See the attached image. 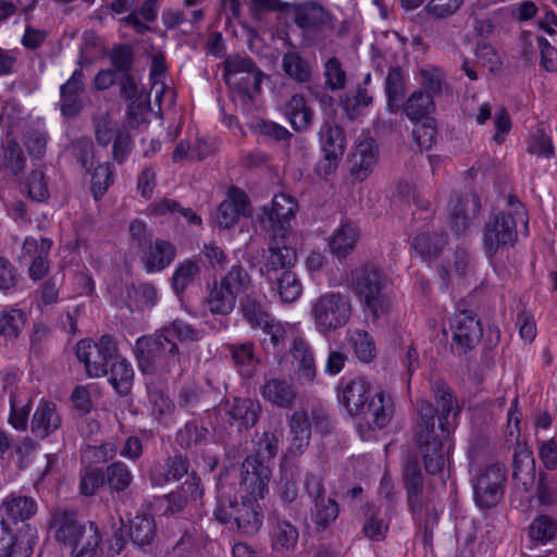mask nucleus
I'll list each match as a JSON object with an SVG mask.
<instances>
[{
    "instance_id": "42",
    "label": "nucleus",
    "mask_w": 557,
    "mask_h": 557,
    "mask_svg": "<svg viewBox=\"0 0 557 557\" xmlns=\"http://www.w3.org/2000/svg\"><path fill=\"white\" fill-rule=\"evenodd\" d=\"M176 443L184 449H199L209 441V430L196 420L185 423L176 433Z\"/></svg>"
},
{
    "instance_id": "29",
    "label": "nucleus",
    "mask_w": 557,
    "mask_h": 557,
    "mask_svg": "<svg viewBox=\"0 0 557 557\" xmlns=\"http://www.w3.org/2000/svg\"><path fill=\"white\" fill-rule=\"evenodd\" d=\"M376 161L377 152L374 147V141L370 138L361 140L351 156V175L355 180L360 182L366 180L373 171Z\"/></svg>"
},
{
    "instance_id": "30",
    "label": "nucleus",
    "mask_w": 557,
    "mask_h": 557,
    "mask_svg": "<svg viewBox=\"0 0 557 557\" xmlns=\"http://www.w3.org/2000/svg\"><path fill=\"white\" fill-rule=\"evenodd\" d=\"M290 352L296 364L298 380L301 383H311L315 377L317 367L309 344L304 338L297 337L293 342Z\"/></svg>"
},
{
    "instance_id": "46",
    "label": "nucleus",
    "mask_w": 557,
    "mask_h": 557,
    "mask_svg": "<svg viewBox=\"0 0 557 557\" xmlns=\"http://www.w3.org/2000/svg\"><path fill=\"white\" fill-rule=\"evenodd\" d=\"M260 411L259 403L250 398H234L227 409L230 417L240 423L239 429L242 426L247 429L255 425Z\"/></svg>"
},
{
    "instance_id": "18",
    "label": "nucleus",
    "mask_w": 557,
    "mask_h": 557,
    "mask_svg": "<svg viewBox=\"0 0 557 557\" xmlns=\"http://www.w3.org/2000/svg\"><path fill=\"white\" fill-rule=\"evenodd\" d=\"M84 79V72L78 67L75 69L70 78L60 86L59 108L63 116L74 117L82 111V95L85 90Z\"/></svg>"
},
{
    "instance_id": "4",
    "label": "nucleus",
    "mask_w": 557,
    "mask_h": 557,
    "mask_svg": "<svg viewBox=\"0 0 557 557\" xmlns=\"http://www.w3.org/2000/svg\"><path fill=\"white\" fill-rule=\"evenodd\" d=\"M508 212L496 214L483 230V249L495 271L503 270L500 257L513 247L518 239V222L528 225L525 208L516 196L508 197Z\"/></svg>"
},
{
    "instance_id": "16",
    "label": "nucleus",
    "mask_w": 557,
    "mask_h": 557,
    "mask_svg": "<svg viewBox=\"0 0 557 557\" xmlns=\"http://www.w3.org/2000/svg\"><path fill=\"white\" fill-rule=\"evenodd\" d=\"M450 329L454 347L463 354L473 348L482 336L480 322L470 310H459L455 313Z\"/></svg>"
},
{
    "instance_id": "23",
    "label": "nucleus",
    "mask_w": 557,
    "mask_h": 557,
    "mask_svg": "<svg viewBox=\"0 0 557 557\" xmlns=\"http://www.w3.org/2000/svg\"><path fill=\"white\" fill-rule=\"evenodd\" d=\"M262 398L278 408H289L297 398V391L290 379H267L260 386Z\"/></svg>"
},
{
    "instance_id": "17",
    "label": "nucleus",
    "mask_w": 557,
    "mask_h": 557,
    "mask_svg": "<svg viewBox=\"0 0 557 557\" xmlns=\"http://www.w3.org/2000/svg\"><path fill=\"white\" fill-rule=\"evenodd\" d=\"M375 392L372 384L362 376L355 377L338 387L337 398L351 418H356L364 409Z\"/></svg>"
},
{
    "instance_id": "48",
    "label": "nucleus",
    "mask_w": 557,
    "mask_h": 557,
    "mask_svg": "<svg viewBox=\"0 0 557 557\" xmlns=\"http://www.w3.org/2000/svg\"><path fill=\"white\" fill-rule=\"evenodd\" d=\"M103 474L111 493L124 492L134 478L131 468L123 461H113L107 466Z\"/></svg>"
},
{
    "instance_id": "51",
    "label": "nucleus",
    "mask_w": 557,
    "mask_h": 557,
    "mask_svg": "<svg viewBox=\"0 0 557 557\" xmlns=\"http://www.w3.org/2000/svg\"><path fill=\"white\" fill-rule=\"evenodd\" d=\"M240 310L252 329H258L271 318L263 302L253 293L246 294L240 300Z\"/></svg>"
},
{
    "instance_id": "39",
    "label": "nucleus",
    "mask_w": 557,
    "mask_h": 557,
    "mask_svg": "<svg viewBox=\"0 0 557 557\" xmlns=\"http://www.w3.org/2000/svg\"><path fill=\"white\" fill-rule=\"evenodd\" d=\"M358 238V227L352 222L345 221L334 231L330 249L338 259L345 258L354 249Z\"/></svg>"
},
{
    "instance_id": "28",
    "label": "nucleus",
    "mask_w": 557,
    "mask_h": 557,
    "mask_svg": "<svg viewBox=\"0 0 557 557\" xmlns=\"http://www.w3.org/2000/svg\"><path fill=\"white\" fill-rule=\"evenodd\" d=\"M188 470L189 460L183 455H174L151 469L150 480L152 485L161 486L181 480L188 474Z\"/></svg>"
},
{
    "instance_id": "24",
    "label": "nucleus",
    "mask_w": 557,
    "mask_h": 557,
    "mask_svg": "<svg viewBox=\"0 0 557 557\" xmlns=\"http://www.w3.org/2000/svg\"><path fill=\"white\" fill-rule=\"evenodd\" d=\"M176 256V248L168 240L157 238L143 250L140 260L147 273L161 272L168 268Z\"/></svg>"
},
{
    "instance_id": "21",
    "label": "nucleus",
    "mask_w": 557,
    "mask_h": 557,
    "mask_svg": "<svg viewBox=\"0 0 557 557\" xmlns=\"http://www.w3.org/2000/svg\"><path fill=\"white\" fill-rule=\"evenodd\" d=\"M295 24L308 33H318L331 25V15L320 4L305 2L294 5Z\"/></svg>"
},
{
    "instance_id": "20",
    "label": "nucleus",
    "mask_w": 557,
    "mask_h": 557,
    "mask_svg": "<svg viewBox=\"0 0 557 557\" xmlns=\"http://www.w3.org/2000/svg\"><path fill=\"white\" fill-rule=\"evenodd\" d=\"M299 533L288 520L276 515L269 516V539L272 550L285 555L297 545Z\"/></svg>"
},
{
    "instance_id": "56",
    "label": "nucleus",
    "mask_w": 557,
    "mask_h": 557,
    "mask_svg": "<svg viewBox=\"0 0 557 557\" xmlns=\"http://www.w3.org/2000/svg\"><path fill=\"white\" fill-rule=\"evenodd\" d=\"M26 165V158L24 152L15 140H9L4 151L2 168L12 175H18Z\"/></svg>"
},
{
    "instance_id": "26",
    "label": "nucleus",
    "mask_w": 557,
    "mask_h": 557,
    "mask_svg": "<svg viewBox=\"0 0 557 557\" xmlns=\"http://www.w3.org/2000/svg\"><path fill=\"white\" fill-rule=\"evenodd\" d=\"M512 480L523 492H528L535 480V461L532 451L518 444L515 448L512 460Z\"/></svg>"
},
{
    "instance_id": "40",
    "label": "nucleus",
    "mask_w": 557,
    "mask_h": 557,
    "mask_svg": "<svg viewBox=\"0 0 557 557\" xmlns=\"http://www.w3.org/2000/svg\"><path fill=\"white\" fill-rule=\"evenodd\" d=\"M285 115L296 132L307 131L313 120V111L304 96L294 95L285 104Z\"/></svg>"
},
{
    "instance_id": "10",
    "label": "nucleus",
    "mask_w": 557,
    "mask_h": 557,
    "mask_svg": "<svg viewBox=\"0 0 557 557\" xmlns=\"http://www.w3.org/2000/svg\"><path fill=\"white\" fill-rule=\"evenodd\" d=\"M404 482L407 491V503L413 515V520L419 528H423L424 542L428 543L432 539V528L429 527V518L424 519V513L430 512L432 498L424 493L423 476L417 462L408 463L405 467Z\"/></svg>"
},
{
    "instance_id": "11",
    "label": "nucleus",
    "mask_w": 557,
    "mask_h": 557,
    "mask_svg": "<svg viewBox=\"0 0 557 557\" xmlns=\"http://www.w3.org/2000/svg\"><path fill=\"white\" fill-rule=\"evenodd\" d=\"M117 352L116 344L112 336L103 335L99 342L82 339L76 345V357L84 364L89 377H101L108 374L110 360Z\"/></svg>"
},
{
    "instance_id": "61",
    "label": "nucleus",
    "mask_w": 557,
    "mask_h": 557,
    "mask_svg": "<svg viewBox=\"0 0 557 557\" xmlns=\"http://www.w3.org/2000/svg\"><path fill=\"white\" fill-rule=\"evenodd\" d=\"M123 131L108 113L100 114L95 119L96 140L103 147H107L115 138L117 132Z\"/></svg>"
},
{
    "instance_id": "58",
    "label": "nucleus",
    "mask_w": 557,
    "mask_h": 557,
    "mask_svg": "<svg viewBox=\"0 0 557 557\" xmlns=\"http://www.w3.org/2000/svg\"><path fill=\"white\" fill-rule=\"evenodd\" d=\"M338 505L332 498H318L312 510V520L321 529H325L338 516Z\"/></svg>"
},
{
    "instance_id": "5",
    "label": "nucleus",
    "mask_w": 557,
    "mask_h": 557,
    "mask_svg": "<svg viewBox=\"0 0 557 557\" xmlns=\"http://www.w3.org/2000/svg\"><path fill=\"white\" fill-rule=\"evenodd\" d=\"M50 527L54 530L55 540L71 548L70 557L96 555L101 534L95 522H82L74 511L57 509L52 512Z\"/></svg>"
},
{
    "instance_id": "2",
    "label": "nucleus",
    "mask_w": 557,
    "mask_h": 557,
    "mask_svg": "<svg viewBox=\"0 0 557 557\" xmlns=\"http://www.w3.org/2000/svg\"><path fill=\"white\" fill-rule=\"evenodd\" d=\"M271 470L256 459L246 458L239 469L237 493L242 502L233 500L219 486L218 504L214 517L221 523L236 527L245 534H255L262 525L263 512L258 504L268 493Z\"/></svg>"
},
{
    "instance_id": "32",
    "label": "nucleus",
    "mask_w": 557,
    "mask_h": 557,
    "mask_svg": "<svg viewBox=\"0 0 557 557\" xmlns=\"http://www.w3.org/2000/svg\"><path fill=\"white\" fill-rule=\"evenodd\" d=\"M224 349L237 371L243 376L250 377L259 363L255 345L251 342L226 344Z\"/></svg>"
},
{
    "instance_id": "34",
    "label": "nucleus",
    "mask_w": 557,
    "mask_h": 557,
    "mask_svg": "<svg viewBox=\"0 0 557 557\" xmlns=\"http://www.w3.org/2000/svg\"><path fill=\"white\" fill-rule=\"evenodd\" d=\"M109 382L121 396L127 395L131 391L134 370L129 361L115 352V357L108 366Z\"/></svg>"
},
{
    "instance_id": "27",
    "label": "nucleus",
    "mask_w": 557,
    "mask_h": 557,
    "mask_svg": "<svg viewBox=\"0 0 557 557\" xmlns=\"http://www.w3.org/2000/svg\"><path fill=\"white\" fill-rule=\"evenodd\" d=\"M62 423L57 405L52 401L41 400L30 421L32 433L39 438H45L55 432Z\"/></svg>"
},
{
    "instance_id": "7",
    "label": "nucleus",
    "mask_w": 557,
    "mask_h": 557,
    "mask_svg": "<svg viewBox=\"0 0 557 557\" xmlns=\"http://www.w3.org/2000/svg\"><path fill=\"white\" fill-rule=\"evenodd\" d=\"M135 354L144 373H170L181 360L178 345L168 339L162 330L136 341Z\"/></svg>"
},
{
    "instance_id": "63",
    "label": "nucleus",
    "mask_w": 557,
    "mask_h": 557,
    "mask_svg": "<svg viewBox=\"0 0 557 557\" xmlns=\"http://www.w3.org/2000/svg\"><path fill=\"white\" fill-rule=\"evenodd\" d=\"M113 183V168L109 162L95 169L91 176V193L96 199L101 198Z\"/></svg>"
},
{
    "instance_id": "64",
    "label": "nucleus",
    "mask_w": 557,
    "mask_h": 557,
    "mask_svg": "<svg viewBox=\"0 0 557 557\" xmlns=\"http://www.w3.org/2000/svg\"><path fill=\"white\" fill-rule=\"evenodd\" d=\"M421 87L425 95H430L434 98L441 95L443 87L444 74L443 72L434 66H426L420 70Z\"/></svg>"
},
{
    "instance_id": "36",
    "label": "nucleus",
    "mask_w": 557,
    "mask_h": 557,
    "mask_svg": "<svg viewBox=\"0 0 557 557\" xmlns=\"http://www.w3.org/2000/svg\"><path fill=\"white\" fill-rule=\"evenodd\" d=\"M447 244V236L437 233H420L412 238L411 247L425 262L436 260Z\"/></svg>"
},
{
    "instance_id": "60",
    "label": "nucleus",
    "mask_w": 557,
    "mask_h": 557,
    "mask_svg": "<svg viewBox=\"0 0 557 557\" xmlns=\"http://www.w3.org/2000/svg\"><path fill=\"white\" fill-rule=\"evenodd\" d=\"M528 151L539 157L550 158L554 156V146L550 136L543 126L536 127L529 139Z\"/></svg>"
},
{
    "instance_id": "22",
    "label": "nucleus",
    "mask_w": 557,
    "mask_h": 557,
    "mask_svg": "<svg viewBox=\"0 0 557 557\" xmlns=\"http://www.w3.org/2000/svg\"><path fill=\"white\" fill-rule=\"evenodd\" d=\"M52 247V240L42 238L38 243L34 237H26L22 246L23 257H33L28 273L33 281H39L46 276L49 270L48 255Z\"/></svg>"
},
{
    "instance_id": "6",
    "label": "nucleus",
    "mask_w": 557,
    "mask_h": 557,
    "mask_svg": "<svg viewBox=\"0 0 557 557\" xmlns=\"http://www.w3.org/2000/svg\"><path fill=\"white\" fill-rule=\"evenodd\" d=\"M386 286V275L373 263H364L351 271L352 290L359 297L363 311L371 314L373 320L387 313L391 308Z\"/></svg>"
},
{
    "instance_id": "44",
    "label": "nucleus",
    "mask_w": 557,
    "mask_h": 557,
    "mask_svg": "<svg viewBox=\"0 0 557 557\" xmlns=\"http://www.w3.org/2000/svg\"><path fill=\"white\" fill-rule=\"evenodd\" d=\"M157 534V525L151 515H137L129 522L128 535L132 542L139 546L150 545Z\"/></svg>"
},
{
    "instance_id": "49",
    "label": "nucleus",
    "mask_w": 557,
    "mask_h": 557,
    "mask_svg": "<svg viewBox=\"0 0 557 557\" xmlns=\"http://www.w3.org/2000/svg\"><path fill=\"white\" fill-rule=\"evenodd\" d=\"M373 102V97L369 90L362 86H358L355 92L346 94L341 99V107L350 120L358 119L364 114Z\"/></svg>"
},
{
    "instance_id": "8",
    "label": "nucleus",
    "mask_w": 557,
    "mask_h": 557,
    "mask_svg": "<svg viewBox=\"0 0 557 557\" xmlns=\"http://www.w3.org/2000/svg\"><path fill=\"white\" fill-rule=\"evenodd\" d=\"M350 313V301L341 293H325L311 301V315L320 334H327L346 325Z\"/></svg>"
},
{
    "instance_id": "33",
    "label": "nucleus",
    "mask_w": 557,
    "mask_h": 557,
    "mask_svg": "<svg viewBox=\"0 0 557 557\" xmlns=\"http://www.w3.org/2000/svg\"><path fill=\"white\" fill-rule=\"evenodd\" d=\"M237 302V298L218 280L208 285V292L205 298V306L212 314L227 315Z\"/></svg>"
},
{
    "instance_id": "31",
    "label": "nucleus",
    "mask_w": 557,
    "mask_h": 557,
    "mask_svg": "<svg viewBox=\"0 0 557 557\" xmlns=\"http://www.w3.org/2000/svg\"><path fill=\"white\" fill-rule=\"evenodd\" d=\"M33 397L25 388L16 387L10 394V414L8 422L16 431H25L28 424Z\"/></svg>"
},
{
    "instance_id": "45",
    "label": "nucleus",
    "mask_w": 557,
    "mask_h": 557,
    "mask_svg": "<svg viewBox=\"0 0 557 557\" xmlns=\"http://www.w3.org/2000/svg\"><path fill=\"white\" fill-rule=\"evenodd\" d=\"M200 263L193 259H184L176 265L172 277L171 287L176 295H182L200 275Z\"/></svg>"
},
{
    "instance_id": "15",
    "label": "nucleus",
    "mask_w": 557,
    "mask_h": 557,
    "mask_svg": "<svg viewBox=\"0 0 557 557\" xmlns=\"http://www.w3.org/2000/svg\"><path fill=\"white\" fill-rule=\"evenodd\" d=\"M268 255L259 269L264 280H276L283 271H290L297 261L296 250L288 245V236L282 239L270 235Z\"/></svg>"
},
{
    "instance_id": "3",
    "label": "nucleus",
    "mask_w": 557,
    "mask_h": 557,
    "mask_svg": "<svg viewBox=\"0 0 557 557\" xmlns=\"http://www.w3.org/2000/svg\"><path fill=\"white\" fill-rule=\"evenodd\" d=\"M34 498L10 494L0 506V557H30L37 540L36 529L26 523L37 512Z\"/></svg>"
},
{
    "instance_id": "35",
    "label": "nucleus",
    "mask_w": 557,
    "mask_h": 557,
    "mask_svg": "<svg viewBox=\"0 0 557 557\" xmlns=\"http://www.w3.org/2000/svg\"><path fill=\"white\" fill-rule=\"evenodd\" d=\"M320 140L325 159L332 165L345 151L346 139L344 131L338 125L324 123L320 129Z\"/></svg>"
},
{
    "instance_id": "9",
    "label": "nucleus",
    "mask_w": 557,
    "mask_h": 557,
    "mask_svg": "<svg viewBox=\"0 0 557 557\" xmlns=\"http://www.w3.org/2000/svg\"><path fill=\"white\" fill-rule=\"evenodd\" d=\"M262 72L248 57L233 55L226 59L224 81L234 91L249 100L260 92Z\"/></svg>"
},
{
    "instance_id": "38",
    "label": "nucleus",
    "mask_w": 557,
    "mask_h": 557,
    "mask_svg": "<svg viewBox=\"0 0 557 557\" xmlns=\"http://www.w3.org/2000/svg\"><path fill=\"white\" fill-rule=\"evenodd\" d=\"M158 300V290L151 283L145 282L126 286L125 304L132 312L154 307Z\"/></svg>"
},
{
    "instance_id": "50",
    "label": "nucleus",
    "mask_w": 557,
    "mask_h": 557,
    "mask_svg": "<svg viewBox=\"0 0 557 557\" xmlns=\"http://www.w3.org/2000/svg\"><path fill=\"white\" fill-rule=\"evenodd\" d=\"M168 339H176L182 344L199 342L203 331L181 319H175L161 327Z\"/></svg>"
},
{
    "instance_id": "57",
    "label": "nucleus",
    "mask_w": 557,
    "mask_h": 557,
    "mask_svg": "<svg viewBox=\"0 0 557 557\" xmlns=\"http://www.w3.org/2000/svg\"><path fill=\"white\" fill-rule=\"evenodd\" d=\"M25 190L33 201H46L50 194L45 173L40 170L32 171L25 181Z\"/></svg>"
},
{
    "instance_id": "25",
    "label": "nucleus",
    "mask_w": 557,
    "mask_h": 557,
    "mask_svg": "<svg viewBox=\"0 0 557 557\" xmlns=\"http://www.w3.org/2000/svg\"><path fill=\"white\" fill-rule=\"evenodd\" d=\"M289 446L287 454L292 457L299 456L309 446L311 437L310 417L306 411H295L288 419Z\"/></svg>"
},
{
    "instance_id": "41",
    "label": "nucleus",
    "mask_w": 557,
    "mask_h": 557,
    "mask_svg": "<svg viewBox=\"0 0 557 557\" xmlns=\"http://www.w3.org/2000/svg\"><path fill=\"white\" fill-rule=\"evenodd\" d=\"M345 339L360 362H371L376 356V347L373 337L364 330L349 329Z\"/></svg>"
},
{
    "instance_id": "12",
    "label": "nucleus",
    "mask_w": 557,
    "mask_h": 557,
    "mask_svg": "<svg viewBox=\"0 0 557 557\" xmlns=\"http://www.w3.org/2000/svg\"><path fill=\"white\" fill-rule=\"evenodd\" d=\"M394 413L393 396L383 389L375 392L364 409L355 418L361 438L367 440L370 432L385 429L393 420Z\"/></svg>"
},
{
    "instance_id": "47",
    "label": "nucleus",
    "mask_w": 557,
    "mask_h": 557,
    "mask_svg": "<svg viewBox=\"0 0 557 557\" xmlns=\"http://www.w3.org/2000/svg\"><path fill=\"white\" fill-rule=\"evenodd\" d=\"M434 108V100L430 95H425L422 90H414L404 103L403 109L410 121L419 122L426 119Z\"/></svg>"
},
{
    "instance_id": "53",
    "label": "nucleus",
    "mask_w": 557,
    "mask_h": 557,
    "mask_svg": "<svg viewBox=\"0 0 557 557\" xmlns=\"http://www.w3.org/2000/svg\"><path fill=\"white\" fill-rule=\"evenodd\" d=\"M220 282L236 298L240 294H245L251 286V276L245 268L239 264L231 267V269L221 277Z\"/></svg>"
},
{
    "instance_id": "19",
    "label": "nucleus",
    "mask_w": 557,
    "mask_h": 557,
    "mask_svg": "<svg viewBox=\"0 0 557 557\" xmlns=\"http://www.w3.org/2000/svg\"><path fill=\"white\" fill-rule=\"evenodd\" d=\"M249 201L245 193L232 187L227 198L223 200L216 210L215 220L220 228H231L238 223L240 216L249 212Z\"/></svg>"
},
{
    "instance_id": "52",
    "label": "nucleus",
    "mask_w": 557,
    "mask_h": 557,
    "mask_svg": "<svg viewBox=\"0 0 557 557\" xmlns=\"http://www.w3.org/2000/svg\"><path fill=\"white\" fill-rule=\"evenodd\" d=\"M557 520L548 515L536 516L529 525V537L536 544H546L555 539Z\"/></svg>"
},
{
    "instance_id": "62",
    "label": "nucleus",
    "mask_w": 557,
    "mask_h": 557,
    "mask_svg": "<svg viewBox=\"0 0 557 557\" xmlns=\"http://www.w3.org/2000/svg\"><path fill=\"white\" fill-rule=\"evenodd\" d=\"M116 454V445L113 442H106L97 446H87L82 451V459L88 463H104L114 459Z\"/></svg>"
},
{
    "instance_id": "55",
    "label": "nucleus",
    "mask_w": 557,
    "mask_h": 557,
    "mask_svg": "<svg viewBox=\"0 0 557 557\" xmlns=\"http://www.w3.org/2000/svg\"><path fill=\"white\" fill-rule=\"evenodd\" d=\"M25 324V313L21 309L3 310L0 315V333L5 341L18 337Z\"/></svg>"
},
{
    "instance_id": "37",
    "label": "nucleus",
    "mask_w": 557,
    "mask_h": 557,
    "mask_svg": "<svg viewBox=\"0 0 557 557\" xmlns=\"http://www.w3.org/2000/svg\"><path fill=\"white\" fill-rule=\"evenodd\" d=\"M391 519L381 508L373 505H367L364 509V521L362 533L371 541H383L389 530Z\"/></svg>"
},
{
    "instance_id": "54",
    "label": "nucleus",
    "mask_w": 557,
    "mask_h": 557,
    "mask_svg": "<svg viewBox=\"0 0 557 557\" xmlns=\"http://www.w3.org/2000/svg\"><path fill=\"white\" fill-rule=\"evenodd\" d=\"M282 67L286 75L298 83H306L311 77L310 64L298 52H286L282 59Z\"/></svg>"
},
{
    "instance_id": "13",
    "label": "nucleus",
    "mask_w": 557,
    "mask_h": 557,
    "mask_svg": "<svg viewBox=\"0 0 557 557\" xmlns=\"http://www.w3.org/2000/svg\"><path fill=\"white\" fill-rule=\"evenodd\" d=\"M506 468L500 463L481 469L472 480L473 497L480 509L495 507L504 497Z\"/></svg>"
},
{
    "instance_id": "14",
    "label": "nucleus",
    "mask_w": 557,
    "mask_h": 557,
    "mask_svg": "<svg viewBox=\"0 0 557 557\" xmlns=\"http://www.w3.org/2000/svg\"><path fill=\"white\" fill-rule=\"evenodd\" d=\"M297 208L293 197L286 194L275 195L271 206L262 207L258 214L262 230L284 239L289 234L290 221L296 216Z\"/></svg>"
},
{
    "instance_id": "1",
    "label": "nucleus",
    "mask_w": 557,
    "mask_h": 557,
    "mask_svg": "<svg viewBox=\"0 0 557 557\" xmlns=\"http://www.w3.org/2000/svg\"><path fill=\"white\" fill-rule=\"evenodd\" d=\"M436 408L428 400L418 404L420 423L414 431V444L425 471L435 475L444 470L449 458L451 431L449 417L456 419L459 408L450 388L436 382L432 387Z\"/></svg>"
},
{
    "instance_id": "59",
    "label": "nucleus",
    "mask_w": 557,
    "mask_h": 557,
    "mask_svg": "<svg viewBox=\"0 0 557 557\" xmlns=\"http://www.w3.org/2000/svg\"><path fill=\"white\" fill-rule=\"evenodd\" d=\"M103 470L95 467H86L81 472L79 493L84 496H92L100 487L104 486Z\"/></svg>"
},
{
    "instance_id": "43",
    "label": "nucleus",
    "mask_w": 557,
    "mask_h": 557,
    "mask_svg": "<svg viewBox=\"0 0 557 557\" xmlns=\"http://www.w3.org/2000/svg\"><path fill=\"white\" fill-rule=\"evenodd\" d=\"M265 282L283 302H294L301 296L302 285L292 270L283 271L276 275V280H265Z\"/></svg>"
}]
</instances>
